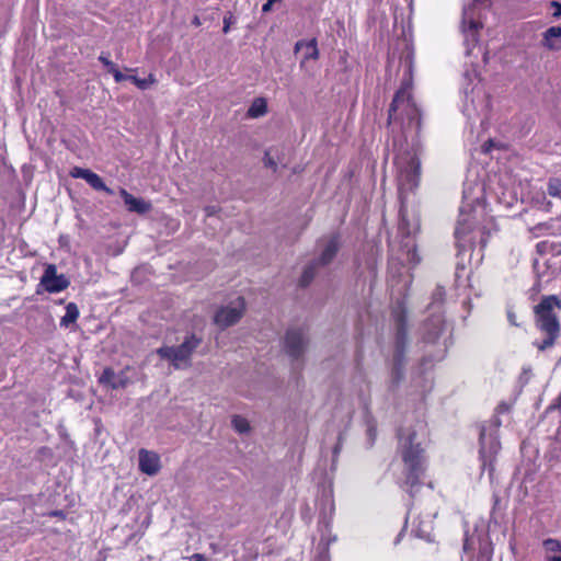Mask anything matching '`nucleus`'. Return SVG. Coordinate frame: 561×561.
Returning a JSON list of instances; mask_svg holds the SVG:
<instances>
[{"label": "nucleus", "mask_w": 561, "mask_h": 561, "mask_svg": "<svg viewBox=\"0 0 561 561\" xmlns=\"http://www.w3.org/2000/svg\"><path fill=\"white\" fill-rule=\"evenodd\" d=\"M232 426L240 434L248 433L249 430H250V425H249L248 420L242 417V416H240V415L233 416V419H232Z\"/></svg>", "instance_id": "26"}, {"label": "nucleus", "mask_w": 561, "mask_h": 561, "mask_svg": "<svg viewBox=\"0 0 561 561\" xmlns=\"http://www.w3.org/2000/svg\"><path fill=\"white\" fill-rule=\"evenodd\" d=\"M543 548L546 551V557L561 552V543L556 539H546L543 541Z\"/></svg>", "instance_id": "25"}, {"label": "nucleus", "mask_w": 561, "mask_h": 561, "mask_svg": "<svg viewBox=\"0 0 561 561\" xmlns=\"http://www.w3.org/2000/svg\"><path fill=\"white\" fill-rule=\"evenodd\" d=\"M398 185L400 192L401 207L399 232L410 238L419 230V218L415 214H409L404 199L405 194L412 192L420 181V160L412 152H405L397 157Z\"/></svg>", "instance_id": "2"}, {"label": "nucleus", "mask_w": 561, "mask_h": 561, "mask_svg": "<svg viewBox=\"0 0 561 561\" xmlns=\"http://www.w3.org/2000/svg\"><path fill=\"white\" fill-rule=\"evenodd\" d=\"M507 320L508 322L514 325V327H518V323H517V320H516V314L515 312L512 310V308H508L507 309Z\"/></svg>", "instance_id": "34"}, {"label": "nucleus", "mask_w": 561, "mask_h": 561, "mask_svg": "<svg viewBox=\"0 0 561 561\" xmlns=\"http://www.w3.org/2000/svg\"><path fill=\"white\" fill-rule=\"evenodd\" d=\"M70 175L73 179L84 180L92 188H94L96 191H103L108 195L113 194V191L108 186L105 185L102 178L89 169L75 167L71 169Z\"/></svg>", "instance_id": "13"}, {"label": "nucleus", "mask_w": 561, "mask_h": 561, "mask_svg": "<svg viewBox=\"0 0 561 561\" xmlns=\"http://www.w3.org/2000/svg\"><path fill=\"white\" fill-rule=\"evenodd\" d=\"M339 248H340L339 238L337 237L329 238L325 241L319 257L316 260V263L319 266H325V265L330 264L332 262V260L334 259V256L336 255Z\"/></svg>", "instance_id": "17"}, {"label": "nucleus", "mask_w": 561, "mask_h": 561, "mask_svg": "<svg viewBox=\"0 0 561 561\" xmlns=\"http://www.w3.org/2000/svg\"><path fill=\"white\" fill-rule=\"evenodd\" d=\"M205 211H206L207 216H213V215H215L216 209L213 206H208V207L205 208Z\"/></svg>", "instance_id": "39"}, {"label": "nucleus", "mask_w": 561, "mask_h": 561, "mask_svg": "<svg viewBox=\"0 0 561 561\" xmlns=\"http://www.w3.org/2000/svg\"><path fill=\"white\" fill-rule=\"evenodd\" d=\"M301 48H305L302 62H305L308 59H318L319 50H318L316 39H310L308 42H306V41L297 42L295 45V53H298Z\"/></svg>", "instance_id": "18"}, {"label": "nucleus", "mask_w": 561, "mask_h": 561, "mask_svg": "<svg viewBox=\"0 0 561 561\" xmlns=\"http://www.w3.org/2000/svg\"><path fill=\"white\" fill-rule=\"evenodd\" d=\"M402 253L399 260L409 264H417L420 259L416 254L415 244L412 239H408L402 245Z\"/></svg>", "instance_id": "19"}, {"label": "nucleus", "mask_w": 561, "mask_h": 561, "mask_svg": "<svg viewBox=\"0 0 561 561\" xmlns=\"http://www.w3.org/2000/svg\"><path fill=\"white\" fill-rule=\"evenodd\" d=\"M307 345V339L301 330L290 329L285 336L286 352L294 358L299 357Z\"/></svg>", "instance_id": "12"}, {"label": "nucleus", "mask_w": 561, "mask_h": 561, "mask_svg": "<svg viewBox=\"0 0 561 561\" xmlns=\"http://www.w3.org/2000/svg\"><path fill=\"white\" fill-rule=\"evenodd\" d=\"M79 318V309L75 302H69L66 306V313L60 320L61 327H69L70 324L75 323L77 319Z\"/></svg>", "instance_id": "21"}, {"label": "nucleus", "mask_w": 561, "mask_h": 561, "mask_svg": "<svg viewBox=\"0 0 561 561\" xmlns=\"http://www.w3.org/2000/svg\"><path fill=\"white\" fill-rule=\"evenodd\" d=\"M99 60L107 68L108 71L115 66V64L110 60L108 56L104 54L100 55Z\"/></svg>", "instance_id": "33"}, {"label": "nucleus", "mask_w": 561, "mask_h": 561, "mask_svg": "<svg viewBox=\"0 0 561 561\" xmlns=\"http://www.w3.org/2000/svg\"><path fill=\"white\" fill-rule=\"evenodd\" d=\"M546 561H561V552L546 557Z\"/></svg>", "instance_id": "38"}, {"label": "nucleus", "mask_w": 561, "mask_h": 561, "mask_svg": "<svg viewBox=\"0 0 561 561\" xmlns=\"http://www.w3.org/2000/svg\"><path fill=\"white\" fill-rule=\"evenodd\" d=\"M552 7L556 8V11L553 12V16L554 18H561V3L557 2V1H552Z\"/></svg>", "instance_id": "35"}, {"label": "nucleus", "mask_w": 561, "mask_h": 561, "mask_svg": "<svg viewBox=\"0 0 561 561\" xmlns=\"http://www.w3.org/2000/svg\"><path fill=\"white\" fill-rule=\"evenodd\" d=\"M119 195L124 201V204L128 211L135 213L138 215L147 214L151 210L152 205L149 201H146L140 197H135L130 193H128L125 188L119 190Z\"/></svg>", "instance_id": "15"}, {"label": "nucleus", "mask_w": 561, "mask_h": 561, "mask_svg": "<svg viewBox=\"0 0 561 561\" xmlns=\"http://www.w3.org/2000/svg\"><path fill=\"white\" fill-rule=\"evenodd\" d=\"M127 370L128 368H126V370H122L117 375L115 374V381L111 383L112 389L125 388L130 382L129 378L126 375Z\"/></svg>", "instance_id": "27"}, {"label": "nucleus", "mask_w": 561, "mask_h": 561, "mask_svg": "<svg viewBox=\"0 0 561 561\" xmlns=\"http://www.w3.org/2000/svg\"><path fill=\"white\" fill-rule=\"evenodd\" d=\"M420 537H427L428 536V533L425 531V530H420L419 534H417Z\"/></svg>", "instance_id": "41"}, {"label": "nucleus", "mask_w": 561, "mask_h": 561, "mask_svg": "<svg viewBox=\"0 0 561 561\" xmlns=\"http://www.w3.org/2000/svg\"><path fill=\"white\" fill-rule=\"evenodd\" d=\"M264 162H265V165H267V167H270L272 169L276 168L275 161L270 157L268 153L265 154Z\"/></svg>", "instance_id": "36"}, {"label": "nucleus", "mask_w": 561, "mask_h": 561, "mask_svg": "<svg viewBox=\"0 0 561 561\" xmlns=\"http://www.w3.org/2000/svg\"><path fill=\"white\" fill-rule=\"evenodd\" d=\"M114 379H115L114 370L112 368H105L99 378V382L111 387V383L113 381H115Z\"/></svg>", "instance_id": "28"}, {"label": "nucleus", "mask_w": 561, "mask_h": 561, "mask_svg": "<svg viewBox=\"0 0 561 561\" xmlns=\"http://www.w3.org/2000/svg\"><path fill=\"white\" fill-rule=\"evenodd\" d=\"M426 444L427 430L423 421L401 430L398 450L403 462L404 484L411 489L419 484L426 469Z\"/></svg>", "instance_id": "1"}, {"label": "nucleus", "mask_w": 561, "mask_h": 561, "mask_svg": "<svg viewBox=\"0 0 561 561\" xmlns=\"http://www.w3.org/2000/svg\"><path fill=\"white\" fill-rule=\"evenodd\" d=\"M473 15V9L471 7L463 9L462 31L465 34V45L467 46V54H470V47H473L477 44V32L481 27V24L474 20Z\"/></svg>", "instance_id": "11"}, {"label": "nucleus", "mask_w": 561, "mask_h": 561, "mask_svg": "<svg viewBox=\"0 0 561 561\" xmlns=\"http://www.w3.org/2000/svg\"><path fill=\"white\" fill-rule=\"evenodd\" d=\"M408 119L409 124L420 126V110L412 100L411 84L405 82L396 93L389 108V122Z\"/></svg>", "instance_id": "6"}, {"label": "nucleus", "mask_w": 561, "mask_h": 561, "mask_svg": "<svg viewBox=\"0 0 561 561\" xmlns=\"http://www.w3.org/2000/svg\"><path fill=\"white\" fill-rule=\"evenodd\" d=\"M554 38H561V26H551L543 33V45L549 49H556Z\"/></svg>", "instance_id": "22"}, {"label": "nucleus", "mask_w": 561, "mask_h": 561, "mask_svg": "<svg viewBox=\"0 0 561 561\" xmlns=\"http://www.w3.org/2000/svg\"><path fill=\"white\" fill-rule=\"evenodd\" d=\"M477 96L479 99V104H476L474 89L471 90L470 94L466 91V105L465 113L467 116L471 117L472 112H477L478 114H485L488 111V98L481 91H478Z\"/></svg>", "instance_id": "16"}, {"label": "nucleus", "mask_w": 561, "mask_h": 561, "mask_svg": "<svg viewBox=\"0 0 561 561\" xmlns=\"http://www.w3.org/2000/svg\"><path fill=\"white\" fill-rule=\"evenodd\" d=\"M233 22H234V20H233V16H232L231 14L226 15V16L224 18V27H222V32H224L225 34H227V33L229 32L230 26H231V24H232Z\"/></svg>", "instance_id": "31"}, {"label": "nucleus", "mask_w": 561, "mask_h": 561, "mask_svg": "<svg viewBox=\"0 0 561 561\" xmlns=\"http://www.w3.org/2000/svg\"><path fill=\"white\" fill-rule=\"evenodd\" d=\"M139 470L147 476H156L161 469L160 457L157 453L140 449L138 453Z\"/></svg>", "instance_id": "14"}, {"label": "nucleus", "mask_w": 561, "mask_h": 561, "mask_svg": "<svg viewBox=\"0 0 561 561\" xmlns=\"http://www.w3.org/2000/svg\"><path fill=\"white\" fill-rule=\"evenodd\" d=\"M274 2H275V1L267 0V2H265V3L263 4V7H262V11H263V12H265V13H266V12H268V11H271L272 5H273V3H274Z\"/></svg>", "instance_id": "37"}, {"label": "nucleus", "mask_w": 561, "mask_h": 561, "mask_svg": "<svg viewBox=\"0 0 561 561\" xmlns=\"http://www.w3.org/2000/svg\"><path fill=\"white\" fill-rule=\"evenodd\" d=\"M267 113V103L264 98H256L250 105L247 115L251 118H259Z\"/></svg>", "instance_id": "20"}, {"label": "nucleus", "mask_w": 561, "mask_h": 561, "mask_svg": "<svg viewBox=\"0 0 561 561\" xmlns=\"http://www.w3.org/2000/svg\"><path fill=\"white\" fill-rule=\"evenodd\" d=\"M557 310H561V301L557 296H547L535 307L537 327L547 334V337L537 344L540 351L551 347L559 335L560 324Z\"/></svg>", "instance_id": "4"}, {"label": "nucleus", "mask_w": 561, "mask_h": 561, "mask_svg": "<svg viewBox=\"0 0 561 561\" xmlns=\"http://www.w3.org/2000/svg\"><path fill=\"white\" fill-rule=\"evenodd\" d=\"M41 284L48 293H59L66 289L70 283L64 274H57V267L54 264H49L45 268Z\"/></svg>", "instance_id": "10"}, {"label": "nucleus", "mask_w": 561, "mask_h": 561, "mask_svg": "<svg viewBox=\"0 0 561 561\" xmlns=\"http://www.w3.org/2000/svg\"><path fill=\"white\" fill-rule=\"evenodd\" d=\"M129 80L133 81L140 89H147L149 87V82L150 83L154 82V79L152 78V76L149 77V80L139 79L135 76H129Z\"/></svg>", "instance_id": "29"}, {"label": "nucleus", "mask_w": 561, "mask_h": 561, "mask_svg": "<svg viewBox=\"0 0 561 561\" xmlns=\"http://www.w3.org/2000/svg\"><path fill=\"white\" fill-rule=\"evenodd\" d=\"M392 314L397 325L394 365L396 367H399L402 365L404 347L407 344L405 310L401 302L393 309Z\"/></svg>", "instance_id": "8"}, {"label": "nucleus", "mask_w": 561, "mask_h": 561, "mask_svg": "<svg viewBox=\"0 0 561 561\" xmlns=\"http://www.w3.org/2000/svg\"><path fill=\"white\" fill-rule=\"evenodd\" d=\"M482 197V188L479 184L474 187H466L463 190V202L460 207V215L455 229V238L457 247L460 251H465L474 243L476 231L474 222L476 217L468 214V210L477 211V207H482L480 199Z\"/></svg>", "instance_id": "3"}, {"label": "nucleus", "mask_w": 561, "mask_h": 561, "mask_svg": "<svg viewBox=\"0 0 561 561\" xmlns=\"http://www.w3.org/2000/svg\"><path fill=\"white\" fill-rule=\"evenodd\" d=\"M325 528L328 530V538L322 536L321 541H325V545L329 546L331 542L336 541V536L335 535L331 536V529H330L329 523L325 525Z\"/></svg>", "instance_id": "32"}, {"label": "nucleus", "mask_w": 561, "mask_h": 561, "mask_svg": "<svg viewBox=\"0 0 561 561\" xmlns=\"http://www.w3.org/2000/svg\"><path fill=\"white\" fill-rule=\"evenodd\" d=\"M317 267H319V265L316 263V261H313L312 263H310L309 265H307L305 267L302 275L299 279L300 286H302V287L308 286L312 282V279L316 275Z\"/></svg>", "instance_id": "23"}, {"label": "nucleus", "mask_w": 561, "mask_h": 561, "mask_svg": "<svg viewBox=\"0 0 561 561\" xmlns=\"http://www.w3.org/2000/svg\"><path fill=\"white\" fill-rule=\"evenodd\" d=\"M201 343L202 339L191 333L185 335L180 345H164L159 347L156 353L174 369L184 370L192 366V356Z\"/></svg>", "instance_id": "5"}, {"label": "nucleus", "mask_w": 561, "mask_h": 561, "mask_svg": "<svg viewBox=\"0 0 561 561\" xmlns=\"http://www.w3.org/2000/svg\"><path fill=\"white\" fill-rule=\"evenodd\" d=\"M482 1H483V0H474V2H477V3H480V2H482Z\"/></svg>", "instance_id": "44"}, {"label": "nucleus", "mask_w": 561, "mask_h": 561, "mask_svg": "<svg viewBox=\"0 0 561 561\" xmlns=\"http://www.w3.org/2000/svg\"><path fill=\"white\" fill-rule=\"evenodd\" d=\"M113 75L114 79L116 82H122L124 80H129V76H124L119 70L118 68L116 67V65L108 71Z\"/></svg>", "instance_id": "30"}, {"label": "nucleus", "mask_w": 561, "mask_h": 561, "mask_svg": "<svg viewBox=\"0 0 561 561\" xmlns=\"http://www.w3.org/2000/svg\"><path fill=\"white\" fill-rule=\"evenodd\" d=\"M500 447V442L496 435L492 433L488 434L485 430H482L480 434V458L483 469L488 466L492 467V462L497 455Z\"/></svg>", "instance_id": "9"}, {"label": "nucleus", "mask_w": 561, "mask_h": 561, "mask_svg": "<svg viewBox=\"0 0 561 561\" xmlns=\"http://www.w3.org/2000/svg\"><path fill=\"white\" fill-rule=\"evenodd\" d=\"M194 24L199 25V20L197 18H195Z\"/></svg>", "instance_id": "43"}, {"label": "nucleus", "mask_w": 561, "mask_h": 561, "mask_svg": "<svg viewBox=\"0 0 561 561\" xmlns=\"http://www.w3.org/2000/svg\"><path fill=\"white\" fill-rule=\"evenodd\" d=\"M245 312V300L237 297L218 308L214 316V323L220 329H227L240 321Z\"/></svg>", "instance_id": "7"}, {"label": "nucleus", "mask_w": 561, "mask_h": 561, "mask_svg": "<svg viewBox=\"0 0 561 561\" xmlns=\"http://www.w3.org/2000/svg\"><path fill=\"white\" fill-rule=\"evenodd\" d=\"M51 515H54V516H61L62 512H60V511L53 512Z\"/></svg>", "instance_id": "42"}, {"label": "nucleus", "mask_w": 561, "mask_h": 561, "mask_svg": "<svg viewBox=\"0 0 561 561\" xmlns=\"http://www.w3.org/2000/svg\"><path fill=\"white\" fill-rule=\"evenodd\" d=\"M547 192L552 197L561 198V180L558 178H551L547 184Z\"/></svg>", "instance_id": "24"}, {"label": "nucleus", "mask_w": 561, "mask_h": 561, "mask_svg": "<svg viewBox=\"0 0 561 561\" xmlns=\"http://www.w3.org/2000/svg\"><path fill=\"white\" fill-rule=\"evenodd\" d=\"M553 407L558 408V409H561V393L559 394V397L557 399V402H556V404Z\"/></svg>", "instance_id": "40"}]
</instances>
